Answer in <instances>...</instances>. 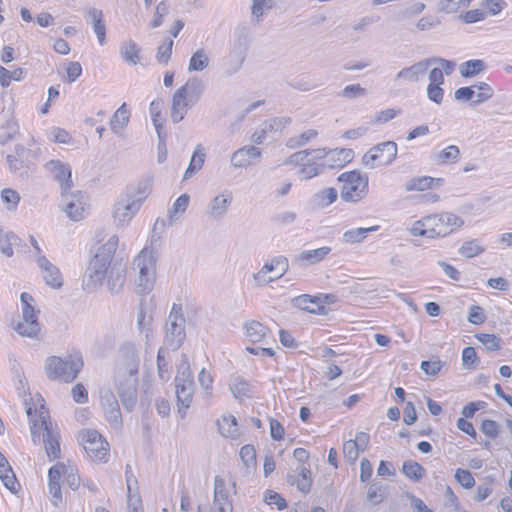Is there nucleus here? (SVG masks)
<instances>
[{
  "mask_svg": "<svg viewBox=\"0 0 512 512\" xmlns=\"http://www.w3.org/2000/svg\"><path fill=\"white\" fill-rule=\"evenodd\" d=\"M472 0H440L438 9L446 14H461L467 9Z\"/></svg>",
  "mask_w": 512,
  "mask_h": 512,
  "instance_id": "obj_45",
  "label": "nucleus"
},
{
  "mask_svg": "<svg viewBox=\"0 0 512 512\" xmlns=\"http://www.w3.org/2000/svg\"><path fill=\"white\" fill-rule=\"evenodd\" d=\"M35 264L44 282L53 289H59L63 285V277L60 269L45 255L35 258Z\"/></svg>",
  "mask_w": 512,
  "mask_h": 512,
  "instance_id": "obj_21",
  "label": "nucleus"
},
{
  "mask_svg": "<svg viewBox=\"0 0 512 512\" xmlns=\"http://www.w3.org/2000/svg\"><path fill=\"white\" fill-rule=\"evenodd\" d=\"M262 157L260 148L253 145H245L237 149L231 155V165L234 168H247L256 164Z\"/></svg>",
  "mask_w": 512,
  "mask_h": 512,
  "instance_id": "obj_24",
  "label": "nucleus"
},
{
  "mask_svg": "<svg viewBox=\"0 0 512 512\" xmlns=\"http://www.w3.org/2000/svg\"><path fill=\"white\" fill-rule=\"evenodd\" d=\"M292 303L295 307L310 313H319L322 308L319 297H311L306 294L293 298Z\"/></svg>",
  "mask_w": 512,
  "mask_h": 512,
  "instance_id": "obj_44",
  "label": "nucleus"
},
{
  "mask_svg": "<svg viewBox=\"0 0 512 512\" xmlns=\"http://www.w3.org/2000/svg\"><path fill=\"white\" fill-rule=\"evenodd\" d=\"M473 87L475 88L473 99L474 105H478L489 100L494 94L492 87L485 82H481L478 85H473Z\"/></svg>",
  "mask_w": 512,
  "mask_h": 512,
  "instance_id": "obj_54",
  "label": "nucleus"
},
{
  "mask_svg": "<svg viewBox=\"0 0 512 512\" xmlns=\"http://www.w3.org/2000/svg\"><path fill=\"white\" fill-rule=\"evenodd\" d=\"M121 361L114 376V388L126 410L132 411L137 403L139 351L132 343L121 347Z\"/></svg>",
  "mask_w": 512,
  "mask_h": 512,
  "instance_id": "obj_1",
  "label": "nucleus"
},
{
  "mask_svg": "<svg viewBox=\"0 0 512 512\" xmlns=\"http://www.w3.org/2000/svg\"><path fill=\"white\" fill-rule=\"evenodd\" d=\"M119 53L123 61L129 65L135 66L141 61V48L131 39L121 43Z\"/></svg>",
  "mask_w": 512,
  "mask_h": 512,
  "instance_id": "obj_35",
  "label": "nucleus"
},
{
  "mask_svg": "<svg viewBox=\"0 0 512 512\" xmlns=\"http://www.w3.org/2000/svg\"><path fill=\"white\" fill-rule=\"evenodd\" d=\"M185 338V318L181 306L173 305L168 317L165 344L175 350L180 347Z\"/></svg>",
  "mask_w": 512,
  "mask_h": 512,
  "instance_id": "obj_15",
  "label": "nucleus"
},
{
  "mask_svg": "<svg viewBox=\"0 0 512 512\" xmlns=\"http://www.w3.org/2000/svg\"><path fill=\"white\" fill-rule=\"evenodd\" d=\"M403 473L413 481H419L424 476V468L415 461H405L402 467Z\"/></svg>",
  "mask_w": 512,
  "mask_h": 512,
  "instance_id": "obj_53",
  "label": "nucleus"
},
{
  "mask_svg": "<svg viewBox=\"0 0 512 512\" xmlns=\"http://www.w3.org/2000/svg\"><path fill=\"white\" fill-rule=\"evenodd\" d=\"M82 366L83 361L81 357L70 355L66 358L58 356L48 357L44 368L49 379L70 383L76 379Z\"/></svg>",
  "mask_w": 512,
  "mask_h": 512,
  "instance_id": "obj_9",
  "label": "nucleus"
},
{
  "mask_svg": "<svg viewBox=\"0 0 512 512\" xmlns=\"http://www.w3.org/2000/svg\"><path fill=\"white\" fill-rule=\"evenodd\" d=\"M119 246V237L109 234L98 241L94 247V255L91 259L111 265Z\"/></svg>",
  "mask_w": 512,
  "mask_h": 512,
  "instance_id": "obj_22",
  "label": "nucleus"
},
{
  "mask_svg": "<svg viewBox=\"0 0 512 512\" xmlns=\"http://www.w3.org/2000/svg\"><path fill=\"white\" fill-rule=\"evenodd\" d=\"M338 199V192L333 187L323 188L317 191L311 198L313 206L317 209H324Z\"/></svg>",
  "mask_w": 512,
  "mask_h": 512,
  "instance_id": "obj_38",
  "label": "nucleus"
},
{
  "mask_svg": "<svg viewBox=\"0 0 512 512\" xmlns=\"http://www.w3.org/2000/svg\"><path fill=\"white\" fill-rule=\"evenodd\" d=\"M341 187V197L346 202H358L368 193V176L353 170L344 172L338 177Z\"/></svg>",
  "mask_w": 512,
  "mask_h": 512,
  "instance_id": "obj_11",
  "label": "nucleus"
},
{
  "mask_svg": "<svg viewBox=\"0 0 512 512\" xmlns=\"http://www.w3.org/2000/svg\"><path fill=\"white\" fill-rule=\"evenodd\" d=\"M379 226H371L368 228H353L342 234L341 241L345 244H357L363 242L370 232L377 231Z\"/></svg>",
  "mask_w": 512,
  "mask_h": 512,
  "instance_id": "obj_40",
  "label": "nucleus"
},
{
  "mask_svg": "<svg viewBox=\"0 0 512 512\" xmlns=\"http://www.w3.org/2000/svg\"><path fill=\"white\" fill-rule=\"evenodd\" d=\"M189 204L190 196L187 193L181 194L168 209L167 218L165 221L163 220V224L171 226L179 221L186 212Z\"/></svg>",
  "mask_w": 512,
  "mask_h": 512,
  "instance_id": "obj_31",
  "label": "nucleus"
},
{
  "mask_svg": "<svg viewBox=\"0 0 512 512\" xmlns=\"http://www.w3.org/2000/svg\"><path fill=\"white\" fill-rule=\"evenodd\" d=\"M205 156L206 154L204 147L202 145H197L191 157L189 166L184 173V181L190 179L193 175H195L198 171L202 169V166L205 161Z\"/></svg>",
  "mask_w": 512,
  "mask_h": 512,
  "instance_id": "obj_42",
  "label": "nucleus"
},
{
  "mask_svg": "<svg viewBox=\"0 0 512 512\" xmlns=\"http://www.w3.org/2000/svg\"><path fill=\"white\" fill-rule=\"evenodd\" d=\"M198 382L201 388L204 390L206 398L212 396L214 378L212 374L205 368H202L198 374Z\"/></svg>",
  "mask_w": 512,
  "mask_h": 512,
  "instance_id": "obj_56",
  "label": "nucleus"
},
{
  "mask_svg": "<svg viewBox=\"0 0 512 512\" xmlns=\"http://www.w3.org/2000/svg\"><path fill=\"white\" fill-rule=\"evenodd\" d=\"M1 200L8 211H15L20 200V194L11 188H4L1 191Z\"/></svg>",
  "mask_w": 512,
  "mask_h": 512,
  "instance_id": "obj_52",
  "label": "nucleus"
},
{
  "mask_svg": "<svg viewBox=\"0 0 512 512\" xmlns=\"http://www.w3.org/2000/svg\"><path fill=\"white\" fill-rule=\"evenodd\" d=\"M0 480L12 494H17L20 490V484L10 465L0 468Z\"/></svg>",
  "mask_w": 512,
  "mask_h": 512,
  "instance_id": "obj_46",
  "label": "nucleus"
},
{
  "mask_svg": "<svg viewBox=\"0 0 512 512\" xmlns=\"http://www.w3.org/2000/svg\"><path fill=\"white\" fill-rule=\"evenodd\" d=\"M126 485H127V512H144L142 499L138 489V482L133 475L131 467H126Z\"/></svg>",
  "mask_w": 512,
  "mask_h": 512,
  "instance_id": "obj_25",
  "label": "nucleus"
},
{
  "mask_svg": "<svg viewBox=\"0 0 512 512\" xmlns=\"http://www.w3.org/2000/svg\"><path fill=\"white\" fill-rule=\"evenodd\" d=\"M62 477L72 490H77L80 485L78 469L70 461L66 463L59 462L53 465L48 472V489L54 506H58L62 500L60 487V480Z\"/></svg>",
  "mask_w": 512,
  "mask_h": 512,
  "instance_id": "obj_6",
  "label": "nucleus"
},
{
  "mask_svg": "<svg viewBox=\"0 0 512 512\" xmlns=\"http://www.w3.org/2000/svg\"><path fill=\"white\" fill-rule=\"evenodd\" d=\"M45 169L59 183L61 192L72 187V170L68 163L50 160L45 164Z\"/></svg>",
  "mask_w": 512,
  "mask_h": 512,
  "instance_id": "obj_23",
  "label": "nucleus"
},
{
  "mask_svg": "<svg viewBox=\"0 0 512 512\" xmlns=\"http://www.w3.org/2000/svg\"><path fill=\"white\" fill-rule=\"evenodd\" d=\"M235 484L226 481L220 476L214 479V498H213V511L214 512H233L232 503L230 500V493Z\"/></svg>",
  "mask_w": 512,
  "mask_h": 512,
  "instance_id": "obj_19",
  "label": "nucleus"
},
{
  "mask_svg": "<svg viewBox=\"0 0 512 512\" xmlns=\"http://www.w3.org/2000/svg\"><path fill=\"white\" fill-rule=\"evenodd\" d=\"M195 104L190 102L182 92L177 90L172 97L171 119L174 123L182 121L188 109Z\"/></svg>",
  "mask_w": 512,
  "mask_h": 512,
  "instance_id": "obj_32",
  "label": "nucleus"
},
{
  "mask_svg": "<svg viewBox=\"0 0 512 512\" xmlns=\"http://www.w3.org/2000/svg\"><path fill=\"white\" fill-rule=\"evenodd\" d=\"M479 358L473 347H466L462 351V363L467 369H473L476 367Z\"/></svg>",
  "mask_w": 512,
  "mask_h": 512,
  "instance_id": "obj_63",
  "label": "nucleus"
},
{
  "mask_svg": "<svg viewBox=\"0 0 512 512\" xmlns=\"http://www.w3.org/2000/svg\"><path fill=\"white\" fill-rule=\"evenodd\" d=\"M21 302V317L13 323L14 330L22 337H27L35 340L41 338V324L38 320V313L33 302V297L26 292L20 295Z\"/></svg>",
  "mask_w": 512,
  "mask_h": 512,
  "instance_id": "obj_8",
  "label": "nucleus"
},
{
  "mask_svg": "<svg viewBox=\"0 0 512 512\" xmlns=\"http://www.w3.org/2000/svg\"><path fill=\"white\" fill-rule=\"evenodd\" d=\"M233 202V193L224 189L212 197L208 202L205 214L213 221H220L225 218Z\"/></svg>",
  "mask_w": 512,
  "mask_h": 512,
  "instance_id": "obj_18",
  "label": "nucleus"
},
{
  "mask_svg": "<svg viewBox=\"0 0 512 512\" xmlns=\"http://www.w3.org/2000/svg\"><path fill=\"white\" fill-rule=\"evenodd\" d=\"M487 13L482 9H473L466 11L465 13H461L459 18L467 24H472L476 22H480L486 18Z\"/></svg>",
  "mask_w": 512,
  "mask_h": 512,
  "instance_id": "obj_62",
  "label": "nucleus"
},
{
  "mask_svg": "<svg viewBox=\"0 0 512 512\" xmlns=\"http://www.w3.org/2000/svg\"><path fill=\"white\" fill-rule=\"evenodd\" d=\"M240 459L248 472L256 468V450L252 445H244L239 452Z\"/></svg>",
  "mask_w": 512,
  "mask_h": 512,
  "instance_id": "obj_50",
  "label": "nucleus"
},
{
  "mask_svg": "<svg viewBox=\"0 0 512 512\" xmlns=\"http://www.w3.org/2000/svg\"><path fill=\"white\" fill-rule=\"evenodd\" d=\"M288 481L296 485L301 492H309L312 484L310 468L306 465H298L293 474L288 476Z\"/></svg>",
  "mask_w": 512,
  "mask_h": 512,
  "instance_id": "obj_33",
  "label": "nucleus"
},
{
  "mask_svg": "<svg viewBox=\"0 0 512 512\" xmlns=\"http://www.w3.org/2000/svg\"><path fill=\"white\" fill-rule=\"evenodd\" d=\"M151 191L147 181H141L126 187L111 206V219L114 227H128L141 209Z\"/></svg>",
  "mask_w": 512,
  "mask_h": 512,
  "instance_id": "obj_3",
  "label": "nucleus"
},
{
  "mask_svg": "<svg viewBox=\"0 0 512 512\" xmlns=\"http://www.w3.org/2000/svg\"><path fill=\"white\" fill-rule=\"evenodd\" d=\"M130 110L126 103H123L112 115L109 121L111 132L119 137L125 138V132L130 122Z\"/></svg>",
  "mask_w": 512,
  "mask_h": 512,
  "instance_id": "obj_26",
  "label": "nucleus"
},
{
  "mask_svg": "<svg viewBox=\"0 0 512 512\" xmlns=\"http://www.w3.org/2000/svg\"><path fill=\"white\" fill-rule=\"evenodd\" d=\"M397 144L386 141L369 149L362 157V164L369 169L391 164L397 157Z\"/></svg>",
  "mask_w": 512,
  "mask_h": 512,
  "instance_id": "obj_14",
  "label": "nucleus"
},
{
  "mask_svg": "<svg viewBox=\"0 0 512 512\" xmlns=\"http://www.w3.org/2000/svg\"><path fill=\"white\" fill-rule=\"evenodd\" d=\"M32 401V403L25 402L32 440L34 444L43 441L48 458L55 460L61 454L59 431L50 422L48 411L43 403L44 400L37 395L35 399L32 398Z\"/></svg>",
  "mask_w": 512,
  "mask_h": 512,
  "instance_id": "obj_2",
  "label": "nucleus"
},
{
  "mask_svg": "<svg viewBox=\"0 0 512 512\" xmlns=\"http://www.w3.org/2000/svg\"><path fill=\"white\" fill-rule=\"evenodd\" d=\"M318 135V132L314 129H308L301 133L298 137L290 138L287 141V146L290 148H296L307 144L314 140Z\"/></svg>",
  "mask_w": 512,
  "mask_h": 512,
  "instance_id": "obj_55",
  "label": "nucleus"
},
{
  "mask_svg": "<svg viewBox=\"0 0 512 512\" xmlns=\"http://www.w3.org/2000/svg\"><path fill=\"white\" fill-rule=\"evenodd\" d=\"M100 405L110 425L114 428H119L122 424L121 411L116 396L109 388L100 390Z\"/></svg>",
  "mask_w": 512,
  "mask_h": 512,
  "instance_id": "obj_20",
  "label": "nucleus"
},
{
  "mask_svg": "<svg viewBox=\"0 0 512 512\" xmlns=\"http://www.w3.org/2000/svg\"><path fill=\"white\" fill-rule=\"evenodd\" d=\"M484 252V247L477 239L466 241L459 248V253L466 258H473Z\"/></svg>",
  "mask_w": 512,
  "mask_h": 512,
  "instance_id": "obj_51",
  "label": "nucleus"
},
{
  "mask_svg": "<svg viewBox=\"0 0 512 512\" xmlns=\"http://www.w3.org/2000/svg\"><path fill=\"white\" fill-rule=\"evenodd\" d=\"M110 265L91 259L83 277V289L87 292L98 290L108 275Z\"/></svg>",
  "mask_w": 512,
  "mask_h": 512,
  "instance_id": "obj_17",
  "label": "nucleus"
},
{
  "mask_svg": "<svg viewBox=\"0 0 512 512\" xmlns=\"http://www.w3.org/2000/svg\"><path fill=\"white\" fill-rule=\"evenodd\" d=\"M78 440L90 459L99 462H107L109 459V443L96 430H82L78 434Z\"/></svg>",
  "mask_w": 512,
  "mask_h": 512,
  "instance_id": "obj_13",
  "label": "nucleus"
},
{
  "mask_svg": "<svg viewBox=\"0 0 512 512\" xmlns=\"http://www.w3.org/2000/svg\"><path fill=\"white\" fill-rule=\"evenodd\" d=\"M230 391L235 398L242 399L249 395L250 386L245 380L236 378L230 384Z\"/></svg>",
  "mask_w": 512,
  "mask_h": 512,
  "instance_id": "obj_57",
  "label": "nucleus"
},
{
  "mask_svg": "<svg viewBox=\"0 0 512 512\" xmlns=\"http://www.w3.org/2000/svg\"><path fill=\"white\" fill-rule=\"evenodd\" d=\"M265 271L275 278V281L284 276L289 270L288 258L283 255H277L268 259L263 264Z\"/></svg>",
  "mask_w": 512,
  "mask_h": 512,
  "instance_id": "obj_34",
  "label": "nucleus"
},
{
  "mask_svg": "<svg viewBox=\"0 0 512 512\" xmlns=\"http://www.w3.org/2000/svg\"><path fill=\"white\" fill-rule=\"evenodd\" d=\"M19 238L13 232H0V251L11 257L14 253L13 246L17 245Z\"/></svg>",
  "mask_w": 512,
  "mask_h": 512,
  "instance_id": "obj_47",
  "label": "nucleus"
},
{
  "mask_svg": "<svg viewBox=\"0 0 512 512\" xmlns=\"http://www.w3.org/2000/svg\"><path fill=\"white\" fill-rule=\"evenodd\" d=\"M440 19L434 15H425L421 17L416 23V28L419 31H427L440 25Z\"/></svg>",
  "mask_w": 512,
  "mask_h": 512,
  "instance_id": "obj_64",
  "label": "nucleus"
},
{
  "mask_svg": "<svg viewBox=\"0 0 512 512\" xmlns=\"http://www.w3.org/2000/svg\"><path fill=\"white\" fill-rule=\"evenodd\" d=\"M464 220L453 212L429 214L412 223L408 229L415 237L427 239L445 238L464 226Z\"/></svg>",
  "mask_w": 512,
  "mask_h": 512,
  "instance_id": "obj_4",
  "label": "nucleus"
},
{
  "mask_svg": "<svg viewBox=\"0 0 512 512\" xmlns=\"http://www.w3.org/2000/svg\"><path fill=\"white\" fill-rule=\"evenodd\" d=\"M244 335L251 343L268 344L271 339L270 330L262 323L252 320L244 325Z\"/></svg>",
  "mask_w": 512,
  "mask_h": 512,
  "instance_id": "obj_28",
  "label": "nucleus"
},
{
  "mask_svg": "<svg viewBox=\"0 0 512 512\" xmlns=\"http://www.w3.org/2000/svg\"><path fill=\"white\" fill-rule=\"evenodd\" d=\"M485 69V63L480 59L468 60L461 64L460 74L463 77H473Z\"/></svg>",
  "mask_w": 512,
  "mask_h": 512,
  "instance_id": "obj_49",
  "label": "nucleus"
},
{
  "mask_svg": "<svg viewBox=\"0 0 512 512\" xmlns=\"http://www.w3.org/2000/svg\"><path fill=\"white\" fill-rule=\"evenodd\" d=\"M61 210L71 221H81L89 214L88 196L80 190H64L61 192Z\"/></svg>",
  "mask_w": 512,
  "mask_h": 512,
  "instance_id": "obj_12",
  "label": "nucleus"
},
{
  "mask_svg": "<svg viewBox=\"0 0 512 512\" xmlns=\"http://www.w3.org/2000/svg\"><path fill=\"white\" fill-rule=\"evenodd\" d=\"M157 251L152 247H144L134 258V269L137 270L136 285L139 292L149 294L157 279Z\"/></svg>",
  "mask_w": 512,
  "mask_h": 512,
  "instance_id": "obj_5",
  "label": "nucleus"
},
{
  "mask_svg": "<svg viewBox=\"0 0 512 512\" xmlns=\"http://www.w3.org/2000/svg\"><path fill=\"white\" fill-rule=\"evenodd\" d=\"M432 65L433 60L422 59L400 69L394 76L393 81L397 86L419 83L425 78Z\"/></svg>",
  "mask_w": 512,
  "mask_h": 512,
  "instance_id": "obj_16",
  "label": "nucleus"
},
{
  "mask_svg": "<svg viewBox=\"0 0 512 512\" xmlns=\"http://www.w3.org/2000/svg\"><path fill=\"white\" fill-rule=\"evenodd\" d=\"M325 155L322 158L324 160L325 168H336L343 167L345 164L352 161L354 153L351 149H331L326 150L325 148H319Z\"/></svg>",
  "mask_w": 512,
  "mask_h": 512,
  "instance_id": "obj_27",
  "label": "nucleus"
},
{
  "mask_svg": "<svg viewBox=\"0 0 512 512\" xmlns=\"http://www.w3.org/2000/svg\"><path fill=\"white\" fill-rule=\"evenodd\" d=\"M443 183L442 178H433L430 176H421L411 179L406 184L407 191H424L434 186H440Z\"/></svg>",
  "mask_w": 512,
  "mask_h": 512,
  "instance_id": "obj_43",
  "label": "nucleus"
},
{
  "mask_svg": "<svg viewBox=\"0 0 512 512\" xmlns=\"http://www.w3.org/2000/svg\"><path fill=\"white\" fill-rule=\"evenodd\" d=\"M210 53L205 48H198L196 49L188 63V72H202L206 70L210 65Z\"/></svg>",
  "mask_w": 512,
  "mask_h": 512,
  "instance_id": "obj_37",
  "label": "nucleus"
},
{
  "mask_svg": "<svg viewBox=\"0 0 512 512\" xmlns=\"http://www.w3.org/2000/svg\"><path fill=\"white\" fill-rule=\"evenodd\" d=\"M173 40L168 39L158 47L156 60L160 64H168L172 55Z\"/></svg>",
  "mask_w": 512,
  "mask_h": 512,
  "instance_id": "obj_59",
  "label": "nucleus"
},
{
  "mask_svg": "<svg viewBox=\"0 0 512 512\" xmlns=\"http://www.w3.org/2000/svg\"><path fill=\"white\" fill-rule=\"evenodd\" d=\"M47 139L55 144L72 146L75 144V138L64 128L53 126L46 132Z\"/></svg>",
  "mask_w": 512,
  "mask_h": 512,
  "instance_id": "obj_41",
  "label": "nucleus"
},
{
  "mask_svg": "<svg viewBox=\"0 0 512 512\" xmlns=\"http://www.w3.org/2000/svg\"><path fill=\"white\" fill-rule=\"evenodd\" d=\"M194 389V377L190 366L187 361H183L178 365L177 375L175 377V393L178 413L181 418L186 416L193 402Z\"/></svg>",
  "mask_w": 512,
  "mask_h": 512,
  "instance_id": "obj_10",
  "label": "nucleus"
},
{
  "mask_svg": "<svg viewBox=\"0 0 512 512\" xmlns=\"http://www.w3.org/2000/svg\"><path fill=\"white\" fill-rule=\"evenodd\" d=\"M178 90L182 92L190 102L196 104L204 91V84L198 78H190Z\"/></svg>",
  "mask_w": 512,
  "mask_h": 512,
  "instance_id": "obj_39",
  "label": "nucleus"
},
{
  "mask_svg": "<svg viewBox=\"0 0 512 512\" xmlns=\"http://www.w3.org/2000/svg\"><path fill=\"white\" fill-rule=\"evenodd\" d=\"M456 481L466 489L475 485V479L469 470L458 468L455 472Z\"/></svg>",
  "mask_w": 512,
  "mask_h": 512,
  "instance_id": "obj_61",
  "label": "nucleus"
},
{
  "mask_svg": "<svg viewBox=\"0 0 512 512\" xmlns=\"http://www.w3.org/2000/svg\"><path fill=\"white\" fill-rule=\"evenodd\" d=\"M325 153L318 149H305L290 155L284 164H291L299 167L298 175L302 180H310L319 176L325 169Z\"/></svg>",
  "mask_w": 512,
  "mask_h": 512,
  "instance_id": "obj_7",
  "label": "nucleus"
},
{
  "mask_svg": "<svg viewBox=\"0 0 512 512\" xmlns=\"http://www.w3.org/2000/svg\"><path fill=\"white\" fill-rule=\"evenodd\" d=\"M460 148L451 144L433 154V161L437 165H453L460 159Z\"/></svg>",
  "mask_w": 512,
  "mask_h": 512,
  "instance_id": "obj_36",
  "label": "nucleus"
},
{
  "mask_svg": "<svg viewBox=\"0 0 512 512\" xmlns=\"http://www.w3.org/2000/svg\"><path fill=\"white\" fill-rule=\"evenodd\" d=\"M25 77V71L22 68L7 70L0 65V85L4 88L11 84V81H21Z\"/></svg>",
  "mask_w": 512,
  "mask_h": 512,
  "instance_id": "obj_48",
  "label": "nucleus"
},
{
  "mask_svg": "<svg viewBox=\"0 0 512 512\" xmlns=\"http://www.w3.org/2000/svg\"><path fill=\"white\" fill-rule=\"evenodd\" d=\"M331 250L329 246L303 250L294 257V261L300 265H315L323 261L330 254Z\"/></svg>",
  "mask_w": 512,
  "mask_h": 512,
  "instance_id": "obj_29",
  "label": "nucleus"
},
{
  "mask_svg": "<svg viewBox=\"0 0 512 512\" xmlns=\"http://www.w3.org/2000/svg\"><path fill=\"white\" fill-rule=\"evenodd\" d=\"M367 91L360 84H351L344 87V89L340 92V95L346 99H355L364 97Z\"/></svg>",
  "mask_w": 512,
  "mask_h": 512,
  "instance_id": "obj_60",
  "label": "nucleus"
},
{
  "mask_svg": "<svg viewBox=\"0 0 512 512\" xmlns=\"http://www.w3.org/2000/svg\"><path fill=\"white\" fill-rule=\"evenodd\" d=\"M161 110H162V101L161 100H153L150 103L149 111L152 122L156 128L159 138H161Z\"/></svg>",
  "mask_w": 512,
  "mask_h": 512,
  "instance_id": "obj_58",
  "label": "nucleus"
},
{
  "mask_svg": "<svg viewBox=\"0 0 512 512\" xmlns=\"http://www.w3.org/2000/svg\"><path fill=\"white\" fill-rule=\"evenodd\" d=\"M219 433L229 439L240 438L242 432L236 417L232 414H223L217 421Z\"/></svg>",
  "mask_w": 512,
  "mask_h": 512,
  "instance_id": "obj_30",
  "label": "nucleus"
}]
</instances>
